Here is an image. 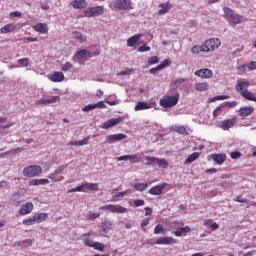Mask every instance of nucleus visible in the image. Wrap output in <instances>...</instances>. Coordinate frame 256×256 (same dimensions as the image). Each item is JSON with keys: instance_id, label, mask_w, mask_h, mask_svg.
<instances>
[{"instance_id": "nucleus-1", "label": "nucleus", "mask_w": 256, "mask_h": 256, "mask_svg": "<svg viewBox=\"0 0 256 256\" xmlns=\"http://www.w3.org/2000/svg\"><path fill=\"white\" fill-rule=\"evenodd\" d=\"M179 103V93H176L175 95H164L159 100L160 107H163V109H171V107H175Z\"/></svg>"}, {"instance_id": "nucleus-2", "label": "nucleus", "mask_w": 256, "mask_h": 256, "mask_svg": "<svg viewBox=\"0 0 256 256\" xmlns=\"http://www.w3.org/2000/svg\"><path fill=\"white\" fill-rule=\"evenodd\" d=\"M110 9L116 11H131L133 9V5L131 0H113L109 4Z\"/></svg>"}, {"instance_id": "nucleus-3", "label": "nucleus", "mask_w": 256, "mask_h": 256, "mask_svg": "<svg viewBox=\"0 0 256 256\" xmlns=\"http://www.w3.org/2000/svg\"><path fill=\"white\" fill-rule=\"evenodd\" d=\"M100 211H109V213H117L118 215H123V213H127L128 209L119 204H108L101 206Z\"/></svg>"}, {"instance_id": "nucleus-4", "label": "nucleus", "mask_w": 256, "mask_h": 256, "mask_svg": "<svg viewBox=\"0 0 256 256\" xmlns=\"http://www.w3.org/2000/svg\"><path fill=\"white\" fill-rule=\"evenodd\" d=\"M43 173V168L39 165H31L23 169L24 177H39Z\"/></svg>"}, {"instance_id": "nucleus-5", "label": "nucleus", "mask_w": 256, "mask_h": 256, "mask_svg": "<svg viewBox=\"0 0 256 256\" xmlns=\"http://www.w3.org/2000/svg\"><path fill=\"white\" fill-rule=\"evenodd\" d=\"M203 45L205 53H209L210 51H215V49L221 47V40L219 38H210L206 40Z\"/></svg>"}, {"instance_id": "nucleus-6", "label": "nucleus", "mask_w": 256, "mask_h": 256, "mask_svg": "<svg viewBox=\"0 0 256 256\" xmlns=\"http://www.w3.org/2000/svg\"><path fill=\"white\" fill-rule=\"evenodd\" d=\"M223 11H224L225 17L230 21V23L238 24L243 21V17L241 15L233 12V10H231V8L226 7L223 9Z\"/></svg>"}, {"instance_id": "nucleus-7", "label": "nucleus", "mask_w": 256, "mask_h": 256, "mask_svg": "<svg viewBox=\"0 0 256 256\" xmlns=\"http://www.w3.org/2000/svg\"><path fill=\"white\" fill-rule=\"evenodd\" d=\"M25 190H18L16 193L12 194L10 198V203L14 207H19L21 203H25Z\"/></svg>"}, {"instance_id": "nucleus-8", "label": "nucleus", "mask_w": 256, "mask_h": 256, "mask_svg": "<svg viewBox=\"0 0 256 256\" xmlns=\"http://www.w3.org/2000/svg\"><path fill=\"white\" fill-rule=\"evenodd\" d=\"M105 13V8L103 6L90 7L84 11V17H99Z\"/></svg>"}, {"instance_id": "nucleus-9", "label": "nucleus", "mask_w": 256, "mask_h": 256, "mask_svg": "<svg viewBox=\"0 0 256 256\" xmlns=\"http://www.w3.org/2000/svg\"><path fill=\"white\" fill-rule=\"evenodd\" d=\"M236 124H237V118L234 117L232 119L219 121L217 123V127L222 129L223 131H229V129H233V127H235Z\"/></svg>"}, {"instance_id": "nucleus-10", "label": "nucleus", "mask_w": 256, "mask_h": 256, "mask_svg": "<svg viewBox=\"0 0 256 256\" xmlns=\"http://www.w3.org/2000/svg\"><path fill=\"white\" fill-rule=\"evenodd\" d=\"M83 241H84V245L86 247H92L96 251H101V252H103L105 250V244H103L101 242H95L93 240H90L89 238H84Z\"/></svg>"}, {"instance_id": "nucleus-11", "label": "nucleus", "mask_w": 256, "mask_h": 256, "mask_svg": "<svg viewBox=\"0 0 256 256\" xmlns=\"http://www.w3.org/2000/svg\"><path fill=\"white\" fill-rule=\"evenodd\" d=\"M157 102H155V100L151 99L148 102H138L135 107H134V111H146L147 109H152L153 105H156Z\"/></svg>"}, {"instance_id": "nucleus-12", "label": "nucleus", "mask_w": 256, "mask_h": 256, "mask_svg": "<svg viewBox=\"0 0 256 256\" xmlns=\"http://www.w3.org/2000/svg\"><path fill=\"white\" fill-rule=\"evenodd\" d=\"M196 77H200L201 79H211L213 77V70L209 68H202L194 72Z\"/></svg>"}, {"instance_id": "nucleus-13", "label": "nucleus", "mask_w": 256, "mask_h": 256, "mask_svg": "<svg viewBox=\"0 0 256 256\" xmlns=\"http://www.w3.org/2000/svg\"><path fill=\"white\" fill-rule=\"evenodd\" d=\"M121 122H123V118H113L102 123L100 129H111V127H115V125H119Z\"/></svg>"}, {"instance_id": "nucleus-14", "label": "nucleus", "mask_w": 256, "mask_h": 256, "mask_svg": "<svg viewBox=\"0 0 256 256\" xmlns=\"http://www.w3.org/2000/svg\"><path fill=\"white\" fill-rule=\"evenodd\" d=\"M100 229L101 235H107V233H109V231H112L113 229V221L104 220L101 223Z\"/></svg>"}, {"instance_id": "nucleus-15", "label": "nucleus", "mask_w": 256, "mask_h": 256, "mask_svg": "<svg viewBox=\"0 0 256 256\" xmlns=\"http://www.w3.org/2000/svg\"><path fill=\"white\" fill-rule=\"evenodd\" d=\"M249 85H250V83L247 79L240 78L237 80L236 90L241 95L242 91H247V88L249 87Z\"/></svg>"}, {"instance_id": "nucleus-16", "label": "nucleus", "mask_w": 256, "mask_h": 256, "mask_svg": "<svg viewBox=\"0 0 256 256\" xmlns=\"http://www.w3.org/2000/svg\"><path fill=\"white\" fill-rule=\"evenodd\" d=\"M175 243H177V240L169 236H163L156 240V245H173Z\"/></svg>"}, {"instance_id": "nucleus-17", "label": "nucleus", "mask_w": 256, "mask_h": 256, "mask_svg": "<svg viewBox=\"0 0 256 256\" xmlns=\"http://www.w3.org/2000/svg\"><path fill=\"white\" fill-rule=\"evenodd\" d=\"M123 139H127V135L125 134H112L106 136V142L107 143H117L119 141H123Z\"/></svg>"}, {"instance_id": "nucleus-18", "label": "nucleus", "mask_w": 256, "mask_h": 256, "mask_svg": "<svg viewBox=\"0 0 256 256\" xmlns=\"http://www.w3.org/2000/svg\"><path fill=\"white\" fill-rule=\"evenodd\" d=\"M48 79L52 83H61V81H65V75L63 72H54L48 75Z\"/></svg>"}, {"instance_id": "nucleus-19", "label": "nucleus", "mask_w": 256, "mask_h": 256, "mask_svg": "<svg viewBox=\"0 0 256 256\" xmlns=\"http://www.w3.org/2000/svg\"><path fill=\"white\" fill-rule=\"evenodd\" d=\"M170 65H171V60L169 59L163 60V62L160 65L150 69V73L152 75H156V73H159V71H163V69H166V67H169Z\"/></svg>"}, {"instance_id": "nucleus-20", "label": "nucleus", "mask_w": 256, "mask_h": 256, "mask_svg": "<svg viewBox=\"0 0 256 256\" xmlns=\"http://www.w3.org/2000/svg\"><path fill=\"white\" fill-rule=\"evenodd\" d=\"M238 113L240 117H249V115H253L255 113V108L253 106H242Z\"/></svg>"}, {"instance_id": "nucleus-21", "label": "nucleus", "mask_w": 256, "mask_h": 256, "mask_svg": "<svg viewBox=\"0 0 256 256\" xmlns=\"http://www.w3.org/2000/svg\"><path fill=\"white\" fill-rule=\"evenodd\" d=\"M33 209H34L33 203L27 202L20 207L18 213L19 215H29V213H31Z\"/></svg>"}, {"instance_id": "nucleus-22", "label": "nucleus", "mask_w": 256, "mask_h": 256, "mask_svg": "<svg viewBox=\"0 0 256 256\" xmlns=\"http://www.w3.org/2000/svg\"><path fill=\"white\" fill-rule=\"evenodd\" d=\"M210 158L217 164V165H223L225 161H227V154L221 153V154H212L210 155Z\"/></svg>"}, {"instance_id": "nucleus-23", "label": "nucleus", "mask_w": 256, "mask_h": 256, "mask_svg": "<svg viewBox=\"0 0 256 256\" xmlns=\"http://www.w3.org/2000/svg\"><path fill=\"white\" fill-rule=\"evenodd\" d=\"M57 101H61V97L52 96L50 99H39L36 102V105H51L53 103H57Z\"/></svg>"}, {"instance_id": "nucleus-24", "label": "nucleus", "mask_w": 256, "mask_h": 256, "mask_svg": "<svg viewBox=\"0 0 256 256\" xmlns=\"http://www.w3.org/2000/svg\"><path fill=\"white\" fill-rule=\"evenodd\" d=\"M87 191H99L98 183H83L82 184V193H87Z\"/></svg>"}, {"instance_id": "nucleus-25", "label": "nucleus", "mask_w": 256, "mask_h": 256, "mask_svg": "<svg viewBox=\"0 0 256 256\" xmlns=\"http://www.w3.org/2000/svg\"><path fill=\"white\" fill-rule=\"evenodd\" d=\"M117 161H129V163H139V156L137 155H124L116 158Z\"/></svg>"}, {"instance_id": "nucleus-26", "label": "nucleus", "mask_w": 256, "mask_h": 256, "mask_svg": "<svg viewBox=\"0 0 256 256\" xmlns=\"http://www.w3.org/2000/svg\"><path fill=\"white\" fill-rule=\"evenodd\" d=\"M167 187V183H163L157 186L152 187L148 193L149 195H161L163 193V190Z\"/></svg>"}, {"instance_id": "nucleus-27", "label": "nucleus", "mask_w": 256, "mask_h": 256, "mask_svg": "<svg viewBox=\"0 0 256 256\" xmlns=\"http://www.w3.org/2000/svg\"><path fill=\"white\" fill-rule=\"evenodd\" d=\"M143 37V34H135L127 40V47H135L139 43V39Z\"/></svg>"}, {"instance_id": "nucleus-28", "label": "nucleus", "mask_w": 256, "mask_h": 256, "mask_svg": "<svg viewBox=\"0 0 256 256\" xmlns=\"http://www.w3.org/2000/svg\"><path fill=\"white\" fill-rule=\"evenodd\" d=\"M159 7L160 10H158V15H166V13H169V11H171V3L169 2L161 3Z\"/></svg>"}, {"instance_id": "nucleus-29", "label": "nucleus", "mask_w": 256, "mask_h": 256, "mask_svg": "<svg viewBox=\"0 0 256 256\" xmlns=\"http://www.w3.org/2000/svg\"><path fill=\"white\" fill-rule=\"evenodd\" d=\"M33 29L37 33H42V35H45V33L49 32V28L47 27V25L45 23H38L37 25H35L33 27Z\"/></svg>"}, {"instance_id": "nucleus-30", "label": "nucleus", "mask_w": 256, "mask_h": 256, "mask_svg": "<svg viewBox=\"0 0 256 256\" xmlns=\"http://www.w3.org/2000/svg\"><path fill=\"white\" fill-rule=\"evenodd\" d=\"M73 39L77 41L78 43H86L87 41V36L79 31L73 32Z\"/></svg>"}, {"instance_id": "nucleus-31", "label": "nucleus", "mask_w": 256, "mask_h": 256, "mask_svg": "<svg viewBox=\"0 0 256 256\" xmlns=\"http://www.w3.org/2000/svg\"><path fill=\"white\" fill-rule=\"evenodd\" d=\"M73 9H85L87 7V1L85 0H73L71 2Z\"/></svg>"}, {"instance_id": "nucleus-32", "label": "nucleus", "mask_w": 256, "mask_h": 256, "mask_svg": "<svg viewBox=\"0 0 256 256\" xmlns=\"http://www.w3.org/2000/svg\"><path fill=\"white\" fill-rule=\"evenodd\" d=\"M241 97L247 99V101H254L256 103V93L250 92L249 90H245L241 92Z\"/></svg>"}, {"instance_id": "nucleus-33", "label": "nucleus", "mask_w": 256, "mask_h": 256, "mask_svg": "<svg viewBox=\"0 0 256 256\" xmlns=\"http://www.w3.org/2000/svg\"><path fill=\"white\" fill-rule=\"evenodd\" d=\"M175 237H182L183 233H191V227L189 226H180L178 230L173 232Z\"/></svg>"}, {"instance_id": "nucleus-34", "label": "nucleus", "mask_w": 256, "mask_h": 256, "mask_svg": "<svg viewBox=\"0 0 256 256\" xmlns=\"http://www.w3.org/2000/svg\"><path fill=\"white\" fill-rule=\"evenodd\" d=\"M171 131L179 133L180 135H187V129L183 125H173L171 126Z\"/></svg>"}, {"instance_id": "nucleus-35", "label": "nucleus", "mask_w": 256, "mask_h": 256, "mask_svg": "<svg viewBox=\"0 0 256 256\" xmlns=\"http://www.w3.org/2000/svg\"><path fill=\"white\" fill-rule=\"evenodd\" d=\"M15 29H17V27L14 24H6L0 29V33H2L3 35L7 33H13Z\"/></svg>"}, {"instance_id": "nucleus-36", "label": "nucleus", "mask_w": 256, "mask_h": 256, "mask_svg": "<svg viewBox=\"0 0 256 256\" xmlns=\"http://www.w3.org/2000/svg\"><path fill=\"white\" fill-rule=\"evenodd\" d=\"M87 57H91V52L86 49H82L75 54L76 59H87Z\"/></svg>"}, {"instance_id": "nucleus-37", "label": "nucleus", "mask_w": 256, "mask_h": 256, "mask_svg": "<svg viewBox=\"0 0 256 256\" xmlns=\"http://www.w3.org/2000/svg\"><path fill=\"white\" fill-rule=\"evenodd\" d=\"M47 217H49L48 213L42 212V213L34 214L36 223H43L44 221H47Z\"/></svg>"}, {"instance_id": "nucleus-38", "label": "nucleus", "mask_w": 256, "mask_h": 256, "mask_svg": "<svg viewBox=\"0 0 256 256\" xmlns=\"http://www.w3.org/2000/svg\"><path fill=\"white\" fill-rule=\"evenodd\" d=\"M191 53L193 55H199V53H205V46L202 44L201 46L199 45H194L191 48Z\"/></svg>"}, {"instance_id": "nucleus-39", "label": "nucleus", "mask_w": 256, "mask_h": 256, "mask_svg": "<svg viewBox=\"0 0 256 256\" xmlns=\"http://www.w3.org/2000/svg\"><path fill=\"white\" fill-rule=\"evenodd\" d=\"M29 185L37 186V185H49L48 179H34L29 182Z\"/></svg>"}, {"instance_id": "nucleus-40", "label": "nucleus", "mask_w": 256, "mask_h": 256, "mask_svg": "<svg viewBox=\"0 0 256 256\" xmlns=\"http://www.w3.org/2000/svg\"><path fill=\"white\" fill-rule=\"evenodd\" d=\"M89 143V138H84L78 141H70L68 145H75L76 147H81L83 145H87Z\"/></svg>"}, {"instance_id": "nucleus-41", "label": "nucleus", "mask_w": 256, "mask_h": 256, "mask_svg": "<svg viewBox=\"0 0 256 256\" xmlns=\"http://www.w3.org/2000/svg\"><path fill=\"white\" fill-rule=\"evenodd\" d=\"M157 157L146 156L145 157V165H150L151 167H155L157 165Z\"/></svg>"}, {"instance_id": "nucleus-42", "label": "nucleus", "mask_w": 256, "mask_h": 256, "mask_svg": "<svg viewBox=\"0 0 256 256\" xmlns=\"http://www.w3.org/2000/svg\"><path fill=\"white\" fill-rule=\"evenodd\" d=\"M128 191H123V192H118L117 194H114L112 196V201L113 203H117V201H121V199H123V197H125V195H127Z\"/></svg>"}, {"instance_id": "nucleus-43", "label": "nucleus", "mask_w": 256, "mask_h": 256, "mask_svg": "<svg viewBox=\"0 0 256 256\" xmlns=\"http://www.w3.org/2000/svg\"><path fill=\"white\" fill-rule=\"evenodd\" d=\"M22 223H23V225H26V227H29L31 225H35V223H37L36 220H35V215H31L30 217L24 219L22 221Z\"/></svg>"}, {"instance_id": "nucleus-44", "label": "nucleus", "mask_w": 256, "mask_h": 256, "mask_svg": "<svg viewBox=\"0 0 256 256\" xmlns=\"http://www.w3.org/2000/svg\"><path fill=\"white\" fill-rule=\"evenodd\" d=\"M160 233H162V235H165V233H167V230H165V227L162 224H157L154 228V235H160Z\"/></svg>"}, {"instance_id": "nucleus-45", "label": "nucleus", "mask_w": 256, "mask_h": 256, "mask_svg": "<svg viewBox=\"0 0 256 256\" xmlns=\"http://www.w3.org/2000/svg\"><path fill=\"white\" fill-rule=\"evenodd\" d=\"M133 187H134L135 191L143 192V191H145V189L147 187H149V184L148 183H135L133 185Z\"/></svg>"}, {"instance_id": "nucleus-46", "label": "nucleus", "mask_w": 256, "mask_h": 256, "mask_svg": "<svg viewBox=\"0 0 256 256\" xmlns=\"http://www.w3.org/2000/svg\"><path fill=\"white\" fill-rule=\"evenodd\" d=\"M156 165H158L160 169H167V167H169V161L158 158L156 161Z\"/></svg>"}, {"instance_id": "nucleus-47", "label": "nucleus", "mask_w": 256, "mask_h": 256, "mask_svg": "<svg viewBox=\"0 0 256 256\" xmlns=\"http://www.w3.org/2000/svg\"><path fill=\"white\" fill-rule=\"evenodd\" d=\"M195 89L196 91H207V89H209V84H207V82L197 83Z\"/></svg>"}, {"instance_id": "nucleus-48", "label": "nucleus", "mask_w": 256, "mask_h": 256, "mask_svg": "<svg viewBox=\"0 0 256 256\" xmlns=\"http://www.w3.org/2000/svg\"><path fill=\"white\" fill-rule=\"evenodd\" d=\"M199 155V152H193L186 158V163H193V161H197Z\"/></svg>"}, {"instance_id": "nucleus-49", "label": "nucleus", "mask_w": 256, "mask_h": 256, "mask_svg": "<svg viewBox=\"0 0 256 256\" xmlns=\"http://www.w3.org/2000/svg\"><path fill=\"white\" fill-rule=\"evenodd\" d=\"M183 83H185V78H178L173 81L172 85L175 89H179Z\"/></svg>"}, {"instance_id": "nucleus-50", "label": "nucleus", "mask_w": 256, "mask_h": 256, "mask_svg": "<svg viewBox=\"0 0 256 256\" xmlns=\"http://www.w3.org/2000/svg\"><path fill=\"white\" fill-rule=\"evenodd\" d=\"M18 65H21L22 67H29V65H31V61L29 58H21L18 60Z\"/></svg>"}, {"instance_id": "nucleus-51", "label": "nucleus", "mask_w": 256, "mask_h": 256, "mask_svg": "<svg viewBox=\"0 0 256 256\" xmlns=\"http://www.w3.org/2000/svg\"><path fill=\"white\" fill-rule=\"evenodd\" d=\"M99 217H101V214L95 212H89V214L87 215V219H89L90 221H95V219H99Z\"/></svg>"}, {"instance_id": "nucleus-52", "label": "nucleus", "mask_w": 256, "mask_h": 256, "mask_svg": "<svg viewBox=\"0 0 256 256\" xmlns=\"http://www.w3.org/2000/svg\"><path fill=\"white\" fill-rule=\"evenodd\" d=\"M231 96L229 95H220V96H216L214 98H212L210 101L214 102V101H225V99H230Z\"/></svg>"}, {"instance_id": "nucleus-53", "label": "nucleus", "mask_w": 256, "mask_h": 256, "mask_svg": "<svg viewBox=\"0 0 256 256\" xmlns=\"http://www.w3.org/2000/svg\"><path fill=\"white\" fill-rule=\"evenodd\" d=\"M81 192H83V185L82 184L75 187V188L69 189L67 191V193H81Z\"/></svg>"}, {"instance_id": "nucleus-54", "label": "nucleus", "mask_w": 256, "mask_h": 256, "mask_svg": "<svg viewBox=\"0 0 256 256\" xmlns=\"http://www.w3.org/2000/svg\"><path fill=\"white\" fill-rule=\"evenodd\" d=\"M247 64H243L237 68L238 75H244V73H247Z\"/></svg>"}, {"instance_id": "nucleus-55", "label": "nucleus", "mask_w": 256, "mask_h": 256, "mask_svg": "<svg viewBox=\"0 0 256 256\" xmlns=\"http://www.w3.org/2000/svg\"><path fill=\"white\" fill-rule=\"evenodd\" d=\"M62 71H71L73 69V64L71 62H66L61 66Z\"/></svg>"}, {"instance_id": "nucleus-56", "label": "nucleus", "mask_w": 256, "mask_h": 256, "mask_svg": "<svg viewBox=\"0 0 256 256\" xmlns=\"http://www.w3.org/2000/svg\"><path fill=\"white\" fill-rule=\"evenodd\" d=\"M95 109V104H88L82 109V111H84V113H89V111H93Z\"/></svg>"}, {"instance_id": "nucleus-57", "label": "nucleus", "mask_w": 256, "mask_h": 256, "mask_svg": "<svg viewBox=\"0 0 256 256\" xmlns=\"http://www.w3.org/2000/svg\"><path fill=\"white\" fill-rule=\"evenodd\" d=\"M148 63L150 65H155V64L159 63V57L152 56V57L148 58Z\"/></svg>"}, {"instance_id": "nucleus-58", "label": "nucleus", "mask_w": 256, "mask_h": 256, "mask_svg": "<svg viewBox=\"0 0 256 256\" xmlns=\"http://www.w3.org/2000/svg\"><path fill=\"white\" fill-rule=\"evenodd\" d=\"M180 227H183V222L174 221V222L171 223V228H172V229H176V231H177Z\"/></svg>"}, {"instance_id": "nucleus-59", "label": "nucleus", "mask_w": 256, "mask_h": 256, "mask_svg": "<svg viewBox=\"0 0 256 256\" xmlns=\"http://www.w3.org/2000/svg\"><path fill=\"white\" fill-rule=\"evenodd\" d=\"M138 51L139 53H145L147 51H151V47L147 46V44H144L138 48Z\"/></svg>"}, {"instance_id": "nucleus-60", "label": "nucleus", "mask_w": 256, "mask_h": 256, "mask_svg": "<svg viewBox=\"0 0 256 256\" xmlns=\"http://www.w3.org/2000/svg\"><path fill=\"white\" fill-rule=\"evenodd\" d=\"M221 109H223V106H219V107H217V108L213 111V117H214V119H217V117H219V115H221Z\"/></svg>"}, {"instance_id": "nucleus-61", "label": "nucleus", "mask_w": 256, "mask_h": 256, "mask_svg": "<svg viewBox=\"0 0 256 256\" xmlns=\"http://www.w3.org/2000/svg\"><path fill=\"white\" fill-rule=\"evenodd\" d=\"M222 107H237V102H225L224 105H222Z\"/></svg>"}, {"instance_id": "nucleus-62", "label": "nucleus", "mask_w": 256, "mask_h": 256, "mask_svg": "<svg viewBox=\"0 0 256 256\" xmlns=\"http://www.w3.org/2000/svg\"><path fill=\"white\" fill-rule=\"evenodd\" d=\"M134 205L135 207H143V205H145V200H135Z\"/></svg>"}, {"instance_id": "nucleus-63", "label": "nucleus", "mask_w": 256, "mask_h": 256, "mask_svg": "<svg viewBox=\"0 0 256 256\" xmlns=\"http://www.w3.org/2000/svg\"><path fill=\"white\" fill-rule=\"evenodd\" d=\"M230 157H231V159H239V157H241V153L238 151L232 152L230 154Z\"/></svg>"}, {"instance_id": "nucleus-64", "label": "nucleus", "mask_w": 256, "mask_h": 256, "mask_svg": "<svg viewBox=\"0 0 256 256\" xmlns=\"http://www.w3.org/2000/svg\"><path fill=\"white\" fill-rule=\"evenodd\" d=\"M250 71H255L256 69V61H252L250 64L247 65Z\"/></svg>"}]
</instances>
